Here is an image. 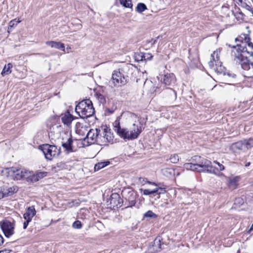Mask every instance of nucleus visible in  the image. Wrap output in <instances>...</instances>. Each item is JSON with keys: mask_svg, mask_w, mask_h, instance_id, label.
<instances>
[{"mask_svg": "<svg viewBox=\"0 0 253 253\" xmlns=\"http://www.w3.org/2000/svg\"><path fill=\"white\" fill-rule=\"evenodd\" d=\"M146 9H147V7L143 3H138L136 7V11L139 13H142Z\"/></svg>", "mask_w": 253, "mask_h": 253, "instance_id": "nucleus-30", "label": "nucleus"}, {"mask_svg": "<svg viewBox=\"0 0 253 253\" xmlns=\"http://www.w3.org/2000/svg\"><path fill=\"white\" fill-rule=\"evenodd\" d=\"M168 92L170 94L172 98H176V93L174 90H173L172 88H168Z\"/></svg>", "mask_w": 253, "mask_h": 253, "instance_id": "nucleus-42", "label": "nucleus"}, {"mask_svg": "<svg viewBox=\"0 0 253 253\" xmlns=\"http://www.w3.org/2000/svg\"><path fill=\"white\" fill-rule=\"evenodd\" d=\"M76 112L83 119L91 117L95 113V110L91 101L86 99L80 102L75 108Z\"/></svg>", "mask_w": 253, "mask_h": 253, "instance_id": "nucleus-3", "label": "nucleus"}, {"mask_svg": "<svg viewBox=\"0 0 253 253\" xmlns=\"http://www.w3.org/2000/svg\"><path fill=\"white\" fill-rule=\"evenodd\" d=\"M32 172L28 170L24 169L23 175L22 176V179H26L28 182H29Z\"/></svg>", "mask_w": 253, "mask_h": 253, "instance_id": "nucleus-33", "label": "nucleus"}, {"mask_svg": "<svg viewBox=\"0 0 253 253\" xmlns=\"http://www.w3.org/2000/svg\"><path fill=\"white\" fill-rule=\"evenodd\" d=\"M157 217V215L154 213L152 211H148L146 212L143 215V217L144 218H156Z\"/></svg>", "mask_w": 253, "mask_h": 253, "instance_id": "nucleus-31", "label": "nucleus"}, {"mask_svg": "<svg viewBox=\"0 0 253 253\" xmlns=\"http://www.w3.org/2000/svg\"><path fill=\"white\" fill-rule=\"evenodd\" d=\"M111 207L113 208H121L123 204V200L120 196L116 193L112 194L109 199Z\"/></svg>", "mask_w": 253, "mask_h": 253, "instance_id": "nucleus-12", "label": "nucleus"}, {"mask_svg": "<svg viewBox=\"0 0 253 253\" xmlns=\"http://www.w3.org/2000/svg\"><path fill=\"white\" fill-rule=\"evenodd\" d=\"M73 120V116L69 113L64 115L61 118L62 123L68 126H70Z\"/></svg>", "mask_w": 253, "mask_h": 253, "instance_id": "nucleus-21", "label": "nucleus"}, {"mask_svg": "<svg viewBox=\"0 0 253 253\" xmlns=\"http://www.w3.org/2000/svg\"><path fill=\"white\" fill-rule=\"evenodd\" d=\"M25 169H18L15 167H12L7 169L8 174L12 176L16 180L22 179V176L23 175Z\"/></svg>", "mask_w": 253, "mask_h": 253, "instance_id": "nucleus-13", "label": "nucleus"}, {"mask_svg": "<svg viewBox=\"0 0 253 253\" xmlns=\"http://www.w3.org/2000/svg\"><path fill=\"white\" fill-rule=\"evenodd\" d=\"M232 54L234 57V60L243 69L247 71L253 69V52L248 51L243 43L233 46Z\"/></svg>", "mask_w": 253, "mask_h": 253, "instance_id": "nucleus-1", "label": "nucleus"}, {"mask_svg": "<svg viewBox=\"0 0 253 253\" xmlns=\"http://www.w3.org/2000/svg\"><path fill=\"white\" fill-rule=\"evenodd\" d=\"M162 240L161 237H157L154 241L149 245L145 253H157L160 252L162 249V245H163V243H161Z\"/></svg>", "mask_w": 253, "mask_h": 253, "instance_id": "nucleus-9", "label": "nucleus"}, {"mask_svg": "<svg viewBox=\"0 0 253 253\" xmlns=\"http://www.w3.org/2000/svg\"><path fill=\"white\" fill-rule=\"evenodd\" d=\"M98 98L100 100V101L101 102H103L105 101V99L104 97L103 96V95H102V94H100L99 95Z\"/></svg>", "mask_w": 253, "mask_h": 253, "instance_id": "nucleus-50", "label": "nucleus"}, {"mask_svg": "<svg viewBox=\"0 0 253 253\" xmlns=\"http://www.w3.org/2000/svg\"><path fill=\"white\" fill-rule=\"evenodd\" d=\"M236 41H238V38H236Z\"/></svg>", "mask_w": 253, "mask_h": 253, "instance_id": "nucleus-57", "label": "nucleus"}, {"mask_svg": "<svg viewBox=\"0 0 253 253\" xmlns=\"http://www.w3.org/2000/svg\"><path fill=\"white\" fill-rule=\"evenodd\" d=\"M220 52L219 50H216L211 54V59L209 62V65L217 74L225 76V68L222 66V63L219 61Z\"/></svg>", "mask_w": 253, "mask_h": 253, "instance_id": "nucleus-5", "label": "nucleus"}, {"mask_svg": "<svg viewBox=\"0 0 253 253\" xmlns=\"http://www.w3.org/2000/svg\"><path fill=\"white\" fill-rule=\"evenodd\" d=\"M25 221L23 223V228L24 229H25L27 227V226L29 224V223L31 221H29L27 219H25Z\"/></svg>", "mask_w": 253, "mask_h": 253, "instance_id": "nucleus-49", "label": "nucleus"}, {"mask_svg": "<svg viewBox=\"0 0 253 253\" xmlns=\"http://www.w3.org/2000/svg\"><path fill=\"white\" fill-rule=\"evenodd\" d=\"M245 142V140H243L235 143L234 144L235 148L241 150L247 149Z\"/></svg>", "mask_w": 253, "mask_h": 253, "instance_id": "nucleus-27", "label": "nucleus"}, {"mask_svg": "<svg viewBox=\"0 0 253 253\" xmlns=\"http://www.w3.org/2000/svg\"><path fill=\"white\" fill-rule=\"evenodd\" d=\"M20 22V21H19V20L17 21L16 19L11 20L9 23V27L8 28V32H9L11 31V29L15 26L17 25L18 24V23H19Z\"/></svg>", "mask_w": 253, "mask_h": 253, "instance_id": "nucleus-35", "label": "nucleus"}, {"mask_svg": "<svg viewBox=\"0 0 253 253\" xmlns=\"http://www.w3.org/2000/svg\"><path fill=\"white\" fill-rule=\"evenodd\" d=\"M119 1L123 6L132 8L133 4L131 0H119Z\"/></svg>", "mask_w": 253, "mask_h": 253, "instance_id": "nucleus-29", "label": "nucleus"}, {"mask_svg": "<svg viewBox=\"0 0 253 253\" xmlns=\"http://www.w3.org/2000/svg\"><path fill=\"white\" fill-rule=\"evenodd\" d=\"M110 164L109 161L106 162H102L98 163L97 164L95 165L94 166L95 170H98L105 167L107 166Z\"/></svg>", "mask_w": 253, "mask_h": 253, "instance_id": "nucleus-28", "label": "nucleus"}, {"mask_svg": "<svg viewBox=\"0 0 253 253\" xmlns=\"http://www.w3.org/2000/svg\"><path fill=\"white\" fill-rule=\"evenodd\" d=\"M243 36L244 37L245 42H242V44L243 43V45H246V43H247L249 46L251 47L253 49V43L252 42H251V39L250 37H249L247 35H244Z\"/></svg>", "mask_w": 253, "mask_h": 253, "instance_id": "nucleus-32", "label": "nucleus"}, {"mask_svg": "<svg viewBox=\"0 0 253 253\" xmlns=\"http://www.w3.org/2000/svg\"><path fill=\"white\" fill-rule=\"evenodd\" d=\"M12 67V65L11 63H8L7 65H5L2 71L1 75L3 76L4 75L10 74L11 72V69Z\"/></svg>", "mask_w": 253, "mask_h": 253, "instance_id": "nucleus-26", "label": "nucleus"}, {"mask_svg": "<svg viewBox=\"0 0 253 253\" xmlns=\"http://www.w3.org/2000/svg\"><path fill=\"white\" fill-rule=\"evenodd\" d=\"M234 15L238 20H244V17L245 16V15L242 12H236Z\"/></svg>", "mask_w": 253, "mask_h": 253, "instance_id": "nucleus-38", "label": "nucleus"}, {"mask_svg": "<svg viewBox=\"0 0 253 253\" xmlns=\"http://www.w3.org/2000/svg\"><path fill=\"white\" fill-rule=\"evenodd\" d=\"M47 175V172H39L36 174L32 172L29 182L34 183Z\"/></svg>", "mask_w": 253, "mask_h": 253, "instance_id": "nucleus-18", "label": "nucleus"}, {"mask_svg": "<svg viewBox=\"0 0 253 253\" xmlns=\"http://www.w3.org/2000/svg\"><path fill=\"white\" fill-rule=\"evenodd\" d=\"M213 163L215 164H217L219 167L218 169L216 168L218 170V171L217 172V174L216 175L218 174V173L219 172V171H222L225 169L224 166L220 164L218 162L214 161H213Z\"/></svg>", "mask_w": 253, "mask_h": 253, "instance_id": "nucleus-40", "label": "nucleus"}, {"mask_svg": "<svg viewBox=\"0 0 253 253\" xmlns=\"http://www.w3.org/2000/svg\"><path fill=\"white\" fill-rule=\"evenodd\" d=\"M99 131V128H96L95 129H90L86 137L84 138V141H86L89 144H93L95 142L98 143V137Z\"/></svg>", "mask_w": 253, "mask_h": 253, "instance_id": "nucleus-11", "label": "nucleus"}, {"mask_svg": "<svg viewBox=\"0 0 253 253\" xmlns=\"http://www.w3.org/2000/svg\"><path fill=\"white\" fill-rule=\"evenodd\" d=\"M46 44L51 46V47L55 48L56 49H61L65 51L64 44L60 42H57L53 41H47L46 42Z\"/></svg>", "mask_w": 253, "mask_h": 253, "instance_id": "nucleus-20", "label": "nucleus"}, {"mask_svg": "<svg viewBox=\"0 0 253 253\" xmlns=\"http://www.w3.org/2000/svg\"><path fill=\"white\" fill-rule=\"evenodd\" d=\"M243 203H244V200L242 198H241L240 197L236 198L235 201V204H238L239 205H242L243 204Z\"/></svg>", "mask_w": 253, "mask_h": 253, "instance_id": "nucleus-44", "label": "nucleus"}, {"mask_svg": "<svg viewBox=\"0 0 253 253\" xmlns=\"http://www.w3.org/2000/svg\"><path fill=\"white\" fill-rule=\"evenodd\" d=\"M4 191L5 192L6 196H9L13 195L14 193H16L18 190L17 186H12L9 188H3Z\"/></svg>", "mask_w": 253, "mask_h": 253, "instance_id": "nucleus-24", "label": "nucleus"}, {"mask_svg": "<svg viewBox=\"0 0 253 253\" xmlns=\"http://www.w3.org/2000/svg\"><path fill=\"white\" fill-rule=\"evenodd\" d=\"M10 250L4 249L0 251V253H10Z\"/></svg>", "mask_w": 253, "mask_h": 253, "instance_id": "nucleus-51", "label": "nucleus"}, {"mask_svg": "<svg viewBox=\"0 0 253 253\" xmlns=\"http://www.w3.org/2000/svg\"><path fill=\"white\" fill-rule=\"evenodd\" d=\"M240 1L243 3V6L245 7L247 10H249V11H252L253 12V8L250 6H249V5H248L245 2H244L243 3V0H239Z\"/></svg>", "mask_w": 253, "mask_h": 253, "instance_id": "nucleus-43", "label": "nucleus"}, {"mask_svg": "<svg viewBox=\"0 0 253 253\" xmlns=\"http://www.w3.org/2000/svg\"><path fill=\"white\" fill-rule=\"evenodd\" d=\"M169 160L171 163L176 164L179 161V157L177 154H174L171 155Z\"/></svg>", "mask_w": 253, "mask_h": 253, "instance_id": "nucleus-36", "label": "nucleus"}, {"mask_svg": "<svg viewBox=\"0 0 253 253\" xmlns=\"http://www.w3.org/2000/svg\"><path fill=\"white\" fill-rule=\"evenodd\" d=\"M147 182L149 184H152L156 186V188H154L153 190L151 189H140L141 191H143V194L144 195H149L151 194H156L158 195V198H160V195L166 193V191L165 190V188H162L160 187L161 183H156L155 182H151L149 181H147Z\"/></svg>", "mask_w": 253, "mask_h": 253, "instance_id": "nucleus-10", "label": "nucleus"}, {"mask_svg": "<svg viewBox=\"0 0 253 253\" xmlns=\"http://www.w3.org/2000/svg\"><path fill=\"white\" fill-rule=\"evenodd\" d=\"M240 180L239 176H235L233 178H230L228 180L229 185L230 187L235 188L237 185V182Z\"/></svg>", "mask_w": 253, "mask_h": 253, "instance_id": "nucleus-25", "label": "nucleus"}, {"mask_svg": "<svg viewBox=\"0 0 253 253\" xmlns=\"http://www.w3.org/2000/svg\"><path fill=\"white\" fill-rule=\"evenodd\" d=\"M40 149L42 151L45 158L49 161L54 157H57L60 152V148H58L54 145L44 144L40 146Z\"/></svg>", "mask_w": 253, "mask_h": 253, "instance_id": "nucleus-6", "label": "nucleus"}, {"mask_svg": "<svg viewBox=\"0 0 253 253\" xmlns=\"http://www.w3.org/2000/svg\"><path fill=\"white\" fill-rule=\"evenodd\" d=\"M100 128V131L99 133L98 134V144H99V139H101V137H104L105 135L102 134V133L103 131H105V126H102Z\"/></svg>", "mask_w": 253, "mask_h": 253, "instance_id": "nucleus-39", "label": "nucleus"}, {"mask_svg": "<svg viewBox=\"0 0 253 253\" xmlns=\"http://www.w3.org/2000/svg\"><path fill=\"white\" fill-rule=\"evenodd\" d=\"M251 163L250 162H247L245 164V167H249Z\"/></svg>", "mask_w": 253, "mask_h": 253, "instance_id": "nucleus-54", "label": "nucleus"}, {"mask_svg": "<svg viewBox=\"0 0 253 253\" xmlns=\"http://www.w3.org/2000/svg\"><path fill=\"white\" fill-rule=\"evenodd\" d=\"M153 58V55L149 53H140L138 55V61H147L151 60Z\"/></svg>", "mask_w": 253, "mask_h": 253, "instance_id": "nucleus-22", "label": "nucleus"}, {"mask_svg": "<svg viewBox=\"0 0 253 253\" xmlns=\"http://www.w3.org/2000/svg\"><path fill=\"white\" fill-rule=\"evenodd\" d=\"M141 179H142L143 181H144V180H145V179H144V178H140L139 180H140L141 182H142V181H141Z\"/></svg>", "mask_w": 253, "mask_h": 253, "instance_id": "nucleus-56", "label": "nucleus"}, {"mask_svg": "<svg viewBox=\"0 0 253 253\" xmlns=\"http://www.w3.org/2000/svg\"><path fill=\"white\" fill-rule=\"evenodd\" d=\"M253 230V223L252 224V225H251L250 228V230H249V232L250 233V232Z\"/></svg>", "mask_w": 253, "mask_h": 253, "instance_id": "nucleus-53", "label": "nucleus"}, {"mask_svg": "<svg viewBox=\"0 0 253 253\" xmlns=\"http://www.w3.org/2000/svg\"><path fill=\"white\" fill-rule=\"evenodd\" d=\"M109 83L112 86L119 87L126 84L127 79L119 71H114Z\"/></svg>", "mask_w": 253, "mask_h": 253, "instance_id": "nucleus-7", "label": "nucleus"}, {"mask_svg": "<svg viewBox=\"0 0 253 253\" xmlns=\"http://www.w3.org/2000/svg\"><path fill=\"white\" fill-rule=\"evenodd\" d=\"M114 130L119 136L124 139L133 140L136 139L142 131L140 126L133 124L129 128H122L120 123L116 121L114 124Z\"/></svg>", "mask_w": 253, "mask_h": 253, "instance_id": "nucleus-2", "label": "nucleus"}, {"mask_svg": "<svg viewBox=\"0 0 253 253\" xmlns=\"http://www.w3.org/2000/svg\"><path fill=\"white\" fill-rule=\"evenodd\" d=\"M5 193L3 188L0 189V199L6 197Z\"/></svg>", "mask_w": 253, "mask_h": 253, "instance_id": "nucleus-46", "label": "nucleus"}, {"mask_svg": "<svg viewBox=\"0 0 253 253\" xmlns=\"http://www.w3.org/2000/svg\"><path fill=\"white\" fill-rule=\"evenodd\" d=\"M72 227L75 229H81L82 227V224L80 221L76 220L73 223Z\"/></svg>", "mask_w": 253, "mask_h": 253, "instance_id": "nucleus-37", "label": "nucleus"}, {"mask_svg": "<svg viewBox=\"0 0 253 253\" xmlns=\"http://www.w3.org/2000/svg\"><path fill=\"white\" fill-rule=\"evenodd\" d=\"M61 125L54 124L49 127V136L51 139H54L58 136V133L62 130Z\"/></svg>", "mask_w": 253, "mask_h": 253, "instance_id": "nucleus-16", "label": "nucleus"}, {"mask_svg": "<svg viewBox=\"0 0 253 253\" xmlns=\"http://www.w3.org/2000/svg\"><path fill=\"white\" fill-rule=\"evenodd\" d=\"M108 111H109L111 113H113L114 112V110L113 109H112V110L108 109Z\"/></svg>", "mask_w": 253, "mask_h": 253, "instance_id": "nucleus-55", "label": "nucleus"}, {"mask_svg": "<svg viewBox=\"0 0 253 253\" xmlns=\"http://www.w3.org/2000/svg\"><path fill=\"white\" fill-rule=\"evenodd\" d=\"M163 82L167 85H169L172 84H174L175 79L173 74H167L165 75L163 77Z\"/></svg>", "mask_w": 253, "mask_h": 253, "instance_id": "nucleus-19", "label": "nucleus"}, {"mask_svg": "<svg viewBox=\"0 0 253 253\" xmlns=\"http://www.w3.org/2000/svg\"><path fill=\"white\" fill-rule=\"evenodd\" d=\"M164 173L165 174H166V173H169L170 175H172L174 173V170L171 169H165L164 170Z\"/></svg>", "mask_w": 253, "mask_h": 253, "instance_id": "nucleus-45", "label": "nucleus"}, {"mask_svg": "<svg viewBox=\"0 0 253 253\" xmlns=\"http://www.w3.org/2000/svg\"><path fill=\"white\" fill-rule=\"evenodd\" d=\"M184 168L187 170L196 171L199 172H202V171L200 170V169L196 167L192 162L189 163H185L184 165Z\"/></svg>", "mask_w": 253, "mask_h": 253, "instance_id": "nucleus-23", "label": "nucleus"}, {"mask_svg": "<svg viewBox=\"0 0 253 253\" xmlns=\"http://www.w3.org/2000/svg\"><path fill=\"white\" fill-rule=\"evenodd\" d=\"M191 161L200 169L202 172L217 174L218 170L211 165V163L208 160L200 156H194L191 158Z\"/></svg>", "mask_w": 253, "mask_h": 253, "instance_id": "nucleus-4", "label": "nucleus"}, {"mask_svg": "<svg viewBox=\"0 0 253 253\" xmlns=\"http://www.w3.org/2000/svg\"><path fill=\"white\" fill-rule=\"evenodd\" d=\"M36 211L34 206L29 207L23 215L24 218L31 221L32 218L36 215Z\"/></svg>", "mask_w": 253, "mask_h": 253, "instance_id": "nucleus-17", "label": "nucleus"}, {"mask_svg": "<svg viewBox=\"0 0 253 253\" xmlns=\"http://www.w3.org/2000/svg\"><path fill=\"white\" fill-rule=\"evenodd\" d=\"M245 144L247 149L253 147V138H249V139H245Z\"/></svg>", "mask_w": 253, "mask_h": 253, "instance_id": "nucleus-34", "label": "nucleus"}, {"mask_svg": "<svg viewBox=\"0 0 253 253\" xmlns=\"http://www.w3.org/2000/svg\"><path fill=\"white\" fill-rule=\"evenodd\" d=\"M0 227L4 236L9 238L14 233L15 224L13 222L4 220L0 222Z\"/></svg>", "mask_w": 253, "mask_h": 253, "instance_id": "nucleus-8", "label": "nucleus"}, {"mask_svg": "<svg viewBox=\"0 0 253 253\" xmlns=\"http://www.w3.org/2000/svg\"><path fill=\"white\" fill-rule=\"evenodd\" d=\"M4 239L2 236L0 234V246L3 243Z\"/></svg>", "mask_w": 253, "mask_h": 253, "instance_id": "nucleus-52", "label": "nucleus"}, {"mask_svg": "<svg viewBox=\"0 0 253 253\" xmlns=\"http://www.w3.org/2000/svg\"><path fill=\"white\" fill-rule=\"evenodd\" d=\"M66 134L68 136L67 140H65L64 138H62L63 141L62 142V146L65 149L68 153L74 151L73 148V140L72 138L71 133H66Z\"/></svg>", "mask_w": 253, "mask_h": 253, "instance_id": "nucleus-15", "label": "nucleus"}, {"mask_svg": "<svg viewBox=\"0 0 253 253\" xmlns=\"http://www.w3.org/2000/svg\"><path fill=\"white\" fill-rule=\"evenodd\" d=\"M128 194L129 195V196L128 198H126L128 200V202L136 199V194L133 192H129Z\"/></svg>", "mask_w": 253, "mask_h": 253, "instance_id": "nucleus-41", "label": "nucleus"}, {"mask_svg": "<svg viewBox=\"0 0 253 253\" xmlns=\"http://www.w3.org/2000/svg\"><path fill=\"white\" fill-rule=\"evenodd\" d=\"M227 78H231L234 79L236 78V75L234 73H231L229 72L226 73V75L225 76Z\"/></svg>", "mask_w": 253, "mask_h": 253, "instance_id": "nucleus-47", "label": "nucleus"}, {"mask_svg": "<svg viewBox=\"0 0 253 253\" xmlns=\"http://www.w3.org/2000/svg\"><path fill=\"white\" fill-rule=\"evenodd\" d=\"M102 134L104 135V137H101V140H99V144L101 145H106L109 142L112 141L113 139V135L111 132L110 129L105 126V131H103ZM100 139V138L99 139Z\"/></svg>", "mask_w": 253, "mask_h": 253, "instance_id": "nucleus-14", "label": "nucleus"}, {"mask_svg": "<svg viewBox=\"0 0 253 253\" xmlns=\"http://www.w3.org/2000/svg\"><path fill=\"white\" fill-rule=\"evenodd\" d=\"M136 203V199L128 202V205L126 208L132 207L135 205Z\"/></svg>", "mask_w": 253, "mask_h": 253, "instance_id": "nucleus-48", "label": "nucleus"}]
</instances>
